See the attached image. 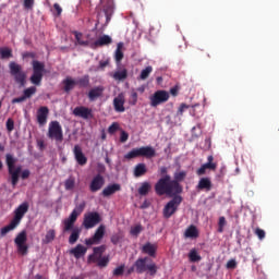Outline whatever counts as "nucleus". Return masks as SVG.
Here are the masks:
<instances>
[{"label": "nucleus", "mask_w": 279, "mask_h": 279, "mask_svg": "<svg viewBox=\"0 0 279 279\" xmlns=\"http://www.w3.org/2000/svg\"><path fill=\"white\" fill-rule=\"evenodd\" d=\"M121 191V185L119 183H113L105 187L101 192L102 197H110V195H114V193Z\"/></svg>", "instance_id": "obj_25"}, {"label": "nucleus", "mask_w": 279, "mask_h": 279, "mask_svg": "<svg viewBox=\"0 0 279 279\" xmlns=\"http://www.w3.org/2000/svg\"><path fill=\"white\" fill-rule=\"evenodd\" d=\"M113 276L116 278H119V276H123V274H125V265L122 264L120 265L119 267H117L114 270H113Z\"/></svg>", "instance_id": "obj_48"}, {"label": "nucleus", "mask_w": 279, "mask_h": 279, "mask_svg": "<svg viewBox=\"0 0 279 279\" xmlns=\"http://www.w3.org/2000/svg\"><path fill=\"white\" fill-rule=\"evenodd\" d=\"M147 173V165L145 163H137L134 167L133 174L134 178H143Z\"/></svg>", "instance_id": "obj_27"}, {"label": "nucleus", "mask_w": 279, "mask_h": 279, "mask_svg": "<svg viewBox=\"0 0 279 279\" xmlns=\"http://www.w3.org/2000/svg\"><path fill=\"white\" fill-rule=\"evenodd\" d=\"M47 119H49V108L40 107L37 110V123L39 125H47Z\"/></svg>", "instance_id": "obj_21"}, {"label": "nucleus", "mask_w": 279, "mask_h": 279, "mask_svg": "<svg viewBox=\"0 0 279 279\" xmlns=\"http://www.w3.org/2000/svg\"><path fill=\"white\" fill-rule=\"evenodd\" d=\"M76 86H78V88H88V86H90V76L85 74L84 76L80 77L76 81Z\"/></svg>", "instance_id": "obj_31"}, {"label": "nucleus", "mask_w": 279, "mask_h": 279, "mask_svg": "<svg viewBox=\"0 0 279 279\" xmlns=\"http://www.w3.org/2000/svg\"><path fill=\"white\" fill-rule=\"evenodd\" d=\"M130 232H131L132 236H138V234L141 232H143V226L142 225H136L135 227L131 228Z\"/></svg>", "instance_id": "obj_49"}, {"label": "nucleus", "mask_w": 279, "mask_h": 279, "mask_svg": "<svg viewBox=\"0 0 279 279\" xmlns=\"http://www.w3.org/2000/svg\"><path fill=\"white\" fill-rule=\"evenodd\" d=\"M189 258L191 260V263H197L199 260H202V256H199V254H197V250L192 248L189 253Z\"/></svg>", "instance_id": "obj_41"}, {"label": "nucleus", "mask_w": 279, "mask_h": 279, "mask_svg": "<svg viewBox=\"0 0 279 279\" xmlns=\"http://www.w3.org/2000/svg\"><path fill=\"white\" fill-rule=\"evenodd\" d=\"M56 241V230L50 229L47 231L45 238L41 240L44 245H49V243H53Z\"/></svg>", "instance_id": "obj_30"}, {"label": "nucleus", "mask_w": 279, "mask_h": 279, "mask_svg": "<svg viewBox=\"0 0 279 279\" xmlns=\"http://www.w3.org/2000/svg\"><path fill=\"white\" fill-rule=\"evenodd\" d=\"M106 90V87L102 85L95 86L94 88L89 89L87 97L89 101H97L100 97H104V92Z\"/></svg>", "instance_id": "obj_19"}, {"label": "nucleus", "mask_w": 279, "mask_h": 279, "mask_svg": "<svg viewBox=\"0 0 279 279\" xmlns=\"http://www.w3.org/2000/svg\"><path fill=\"white\" fill-rule=\"evenodd\" d=\"M73 154L80 167H84L88 162V158L86 157V155H84V151H82V147L80 145L74 146Z\"/></svg>", "instance_id": "obj_18"}, {"label": "nucleus", "mask_w": 279, "mask_h": 279, "mask_svg": "<svg viewBox=\"0 0 279 279\" xmlns=\"http://www.w3.org/2000/svg\"><path fill=\"white\" fill-rule=\"evenodd\" d=\"M104 236H106V226L105 225H100L94 235L89 239L85 240V245L90 246V245H99V243H101V241L104 240Z\"/></svg>", "instance_id": "obj_13"}, {"label": "nucleus", "mask_w": 279, "mask_h": 279, "mask_svg": "<svg viewBox=\"0 0 279 279\" xmlns=\"http://www.w3.org/2000/svg\"><path fill=\"white\" fill-rule=\"evenodd\" d=\"M153 71H154V68H151V65L146 66L144 70H142L140 74V80H147V77L151 75Z\"/></svg>", "instance_id": "obj_43"}, {"label": "nucleus", "mask_w": 279, "mask_h": 279, "mask_svg": "<svg viewBox=\"0 0 279 279\" xmlns=\"http://www.w3.org/2000/svg\"><path fill=\"white\" fill-rule=\"evenodd\" d=\"M113 11H114V8L112 7V3H109L107 7L104 8L106 23H110Z\"/></svg>", "instance_id": "obj_37"}, {"label": "nucleus", "mask_w": 279, "mask_h": 279, "mask_svg": "<svg viewBox=\"0 0 279 279\" xmlns=\"http://www.w3.org/2000/svg\"><path fill=\"white\" fill-rule=\"evenodd\" d=\"M156 157V149L151 146H142L133 148L124 155L125 160H134V158H147V160Z\"/></svg>", "instance_id": "obj_3"}, {"label": "nucleus", "mask_w": 279, "mask_h": 279, "mask_svg": "<svg viewBox=\"0 0 279 279\" xmlns=\"http://www.w3.org/2000/svg\"><path fill=\"white\" fill-rule=\"evenodd\" d=\"M82 233V230L80 228L72 229V233L69 238L70 245H75L77 241L80 240V234Z\"/></svg>", "instance_id": "obj_32"}, {"label": "nucleus", "mask_w": 279, "mask_h": 279, "mask_svg": "<svg viewBox=\"0 0 279 279\" xmlns=\"http://www.w3.org/2000/svg\"><path fill=\"white\" fill-rule=\"evenodd\" d=\"M130 106H136L138 104V93L136 90H132L129 98Z\"/></svg>", "instance_id": "obj_44"}, {"label": "nucleus", "mask_w": 279, "mask_h": 279, "mask_svg": "<svg viewBox=\"0 0 279 279\" xmlns=\"http://www.w3.org/2000/svg\"><path fill=\"white\" fill-rule=\"evenodd\" d=\"M17 226L19 225L16 222L11 220V222L8 226L0 229V236H5L8 232H12V230H15Z\"/></svg>", "instance_id": "obj_33"}, {"label": "nucleus", "mask_w": 279, "mask_h": 279, "mask_svg": "<svg viewBox=\"0 0 279 279\" xmlns=\"http://www.w3.org/2000/svg\"><path fill=\"white\" fill-rule=\"evenodd\" d=\"M53 8H54V10L57 12V16H60L62 14V7H60L59 3H54Z\"/></svg>", "instance_id": "obj_62"}, {"label": "nucleus", "mask_w": 279, "mask_h": 279, "mask_svg": "<svg viewBox=\"0 0 279 279\" xmlns=\"http://www.w3.org/2000/svg\"><path fill=\"white\" fill-rule=\"evenodd\" d=\"M25 99H26L25 96L13 98L12 104H23V101H25Z\"/></svg>", "instance_id": "obj_63"}, {"label": "nucleus", "mask_w": 279, "mask_h": 279, "mask_svg": "<svg viewBox=\"0 0 279 279\" xmlns=\"http://www.w3.org/2000/svg\"><path fill=\"white\" fill-rule=\"evenodd\" d=\"M113 108L116 112H125V96L123 94H119L113 99Z\"/></svg>", "instance_id": "obj_22"}, {"label": "nucleus", "mask_w": 279, "mask_h": 279, "mask_svg": "<svg viewBox=\"0 0 279 279\" xmlns=\"http://www.w3.org/2000/svg\"><path fill=\"white\" fill-rule=\"evenodd\" d=\"M29 175H31V172L27 169L23 170L22 173H21L22 180H27V178H29Z\"/></svg>", "instance_id": "obj_64"}, {"label": "nucleus", "mask_w": 279, "mask_h": 279, "mask_svg": "<svg viewBox=\"0 0 279 279\" xmlns=\"http://www.w3.org/2000/svg\"><path fill=\"white\" fill-rule=\"evenodd\" d=\"M109 264H110V255H106V256L99 257L97 267H99L100 269H104V267H106Z\"/></svg>", "instance_id": "obj_40"}, {"label": "nucleus", "mask_w": 279, "mask_h": 279, "mask_svg": "<svg viewBox=\"0 0 279 279\" xmlns=\"http://www.w3.org/2000/svg\"><path fill=\"white\" fill-rule=\"evenodd\" d=\"M107 246L106 244H102L100 246H95L93 248V252L98 255V258H101L104 256V253L106 252Z\"/></svg>", "instance_id": "obj_47"}, {"label": "nucleus", "mask_w": 279, "mask_h": 279, "mask_svg": "<svg viewBox=\"0 0 279 279\" xmlns=\"http://www.w3.org/2000/svg\"><path fill=\"white\" fill-rule=\"evenodd\" d=\"M86 252H88V248L82 244H77L74 248L70 250V254H72L74 258H82V256H86Z\"/></svg>", "instance_id": "obj_26"}, {"label": "nucleus", "mask_w": 279, "mask_h": 279, "mask_svg": "<svg viewBox=\"0 0 279 279\" xmlns=\"http://www.w3.org/2000/svg\"><path fill=\"white\" fill-rule=\"evenodd\" d=\"M74 36L77 45H80L81 47H88L89 43L88 40L82 39V36H83L82 33L74 32Z\"/></svg>", "instance_id": "obj_39"}, {"label": "nucleus", "mask_w": 279, "mask_h": 279, "mask_svg": "<svg viewBox=\"0 0 279 279\" xmlns=\"http://www.w3.org/2000/svg\"><path fill=\"white\" fill-rule=\"evenodd\" d=\"M119 130V123L113 122L109 128H108V132L109 134H114L117 133Z\"/></svg>", "instance_id": "obj_54"}, {"label": "nucleus", "mask_w": 279, "mask_h": 279, "mask_svg": "<svg viewBox=\"0 0 279 279\" xmlns=\"http://www.w3.org/2000/svg\"><path fill=\"white\" fill-rule=\"evenodd\" d=\"M255 234H256V236H258L259 241H263V239H265V230H263L260 228H257L255 230Z\"/></svg>", "instance_id": "obj_57"}, {"label": "nucleus", "mask_w": 279, "mask_h": 279, "mask_svg": "<svg viewBox=\"0 0 279 279\" xmlns=\"http://www.w3.org/2000/svg\"><path fill=\"white\" fill-rule=\"evenodd\" d=\"M10 75L13 76L15 84L20 86V88L25 87L27 84V73L23 71V66L14 61L9 63Z\"/></svg>", "instance_id": "obj_5"}, {"label": "nucleus", "mask_w": 279, "mask_h": 279, "mask_svg": "<svg viewBox=\"0 0 279 279\" xmlns=\"http://www.w3.org/2000/svg\"><path fill=\"white\" fill-rule=\"evenodd\" d=\"M47 136L50 141H56L57 143H62L64 141V134L60 122L51 121L49 123Z\"/></svg>", "instance_id": "obj_7"}, {"label": "nucleus", "mask_w": 279, "mask_h": 279, "mask_svg": "<svg viewBox=\"0 0 279 279\" xmlns=\"http://www.w3.org/2000/svg\"><path fill=\"white\" fill-rule=\"evenodd\" d=\"M158 250V245L151 244V242H147L142 246V253L147 254L150 258H156V252Z\"/></svg>", "instance_id": "obj_24"}, {"label": "nucleus", "mask_w": 279, "mask_h": 279, "mask_svg": "<svg viewBox=\"0 0 279 279\" xmlns=\"http://www.w3.org/2000/svg\"><path fill=\"white\" fill-rule=\"evenodd\" d=\"M169 97H170L169 92L165 89H159L155 92L149 97L151 108H158V106H161V104H167V101H169Z\"/></svg>", "instance_id": "obj_10"}, {"label": "nucleus", "mask_w": 279, "mask_h": 279, "mask_svg": "<svg viewBox=\"0 0 279 279\" xmlns=\"http://www.w3.org/2000/svg\"><path fill=\"white\" fill-rule=\"evenodd\" d=\"M23 94H24L23 96L25 97V99L32 98L33 95H36V86H31V87L24 89Z\"/></svg>", "instance_id": "obj_46"}, {"label": "nucleus", "mask_w": 279, "mask_h": 279, "mask_svg": "<svg viewBox=\"0 0 279 279\" xmlns=\"http://www.w3.org/2000/svg\"><path fill=\"white\" fill-rule=\"evenodd\" d=\"M7 131L10 132H14V120L12 118H9L7 120Z\"/></svg>", "instance_id": "obj_51"}, {"label": "nucleus", "mask_w": 279, "mask_h": 279, "mask_svg": "<svg viewBox=\"0 0 279 279\" xmlns=\"http://www.w3.org/2000/svg\"><path fill=\"white\" fill-rule=\"evenodd\" d=\"M155 193L159 196L169 195V197H173L182 193V185L173 181L171 175L166 174L155 184Z\"/></svg>", "instance_id": "obj_1"}, {"label": "nucleus", "mask_w": 279, "mask_h": 279, "mask_svg": "<svg viewBox=\"0 0 279 279\" xmlns=\"http://www.w3.org/2000/svg\"><path fill=\"white\" fill-rule=\"evenodd\" d=\"M113 80H116L117 82H123V80H128V70L123 69L121 71H116L112 74Z\"/></svg>", "instance_id": "obj_34"}, {"label": "nucleus", "mask_w": 279, "mask_h": 279, "mask_svg": "<svg viewBox=\"0 0 279 279\" xmlns=\"http://www.w3.org/2000/svg\"><path fill=\"white\" fill-rule=\"evenodd\" d=\"M24 8L26 10H32L34 8V0H24Z\"/></svg>", "instance_id": "obj_59"}, {"label": "nucleus", "mask_w": 279, "mask_h": 279, "mask_svg": "<svg viewBox=\"0 0 279 279\" xmlns=\"http://www.w3.org/2000/svg\"><path fill=\"white\" fill-rule=\"evenodd\" d=\"M206 169H209V171H217V162H215V157L213 155L207 157V162L196 170V174L206 175Z\"/></svg>", "instance_id": "obj_14"}, {"label": "nucleus", "mask_w": 279, "mask_h": 279, "mask_svg": "<svg viewBox=\"0 0 279 279\" xmlns=\"http://www.w3.org/2000/svg\"><path fill=\"white\" fill-rule=\"evenodd\" d=\"M99 262V256L93 252V254L88 255L87 257V263H98Z\"/></svg>", "instance_id": "obj_52"}, {"label": "nucleus", "mask_w": 279, "mask_h": 279, "mask_svg": "<svg viewBox=\"0 0 279 279\" xmlns=\"http://www.w3.org/2000/svg\"><path fill=\"white\" fill-rule=\"evenodd\" d=\"M107 45H112V37L104 35L99 37L95 43L94 47H106Z\"/></svg>", "instance_id": "obj_28"}, {"label": "nucleus", "mask_w": 279, "mask_h": 279, "mask_svg": "<svg viewBox=\"0 0 279 279\" xmlns=\"http://www.w3.org/2000/svg\"><path fill=\"white\" fill-rule=\"evenodd\" d=\"M33 65V74L31 76V82L34 84V86H40L43 83V75L45 73V63L34 60L32 62Z\"/></svg>", "instance_id": "obj_9"}, {"label": "nucleus", "mask_w": 279, "mask_h": 279, "mask_svg": "<svg viewBox=\"0 0 279 279\" xmlns=\"http://www.w3.org/2000/svg\"><path fill=\"white\" fill-rule=\"evenodd\" d=\"M133 271H136V274H145V271H147L149 276L154 277L158 274V265L149 257H140L135 260L134 265L129 268L128 274H133Z\"/></svg>", "instance_id": "obj_2"}, {"label": "nucleus", "mask_w": 279, "mask_h": 279, "mask_svg": "<svg viewBox=\"0 0 279 279\" xmlns=\"http://www.w3.org/2000/svg\"><path fill=\"white\" fill-rule=\"evenodd\" d=\"M0 58L1 60H8V58H12V49L0 48Z\"/></svg>", "instance_id": "obj_42"}, {"label": "nucleus", "mask_w": 279, "mask_h": 279, "mask_svg": "<svg viewBox=\"0 0 279 279\" xmlns=\"http://www.w3.org/2000/svg\"><path fill=\"white\" fill-rule=\"evenodd\" d=\"M97 223H101V216L97 211H90L84 215L83 219V228L85 230H90L92 228H95Z\"/></svg>", "instance_id": "obj_12"}, {"label": "nucleus", "mask_w": 279, "mask_h": 279, "mask_svg": "<svg viewBox=\"0 0 279 279\" xmlns=\"http://www.w3.org/2000/svg\"><path fill=\"white\" fill-rule=\"evenodd\" d=\"M184 180H186V171L182 170L174 172V180H172V182L180 184V182H184Z\"/></svg>", "instance_id": "obj_38"}, {"label": "nucleus", "mask_w": 279, "mask_h": 279, "mask_svg": "<svg viewBox=\"0 0 279 279\" xmlns=\"http://www.w3.org/2000/svg\"><path fill=\"white\" fill-rule=\"evenodd\" d=\"M29 210V203L24 202L22 203L14 211V218L12 219L14 222L17 223V226L21 223V220L23 217H25V214Z\"/></svg>", "instance_id": "obj_16"}, {"label": "nucleus", "mask_w": 279, "mask_h": 279, "mask_svg": "<svg viewBox=\"0 0 279 279\" xmlns=\"http://www.w3.org/2000/svg\"><path fill=\"white\" fill-rule=\"evenodd\" d=\"M196 189L197 191H213V181L208 177L201 178Z\"/></svg>", "instance_id": "obj_23"}, {"label": "nucleus", "mask_w": 279, "mask_h": 279, "mask_svg": "<svg viewBox=\"0 0 279 279\" xmlns=\"http://www.w3.org/2000/svg\"><path fill=\"white\" fill-rule=\"evenodd\" d=\"M123 43H119L117 45V49H116V53H114V58H116V62L119 64V62H121V60H123Z\"/></svg>", "instance_id": "obj_35"}, {"label": "nucleus", "mask_w": 279, "mask_h": 279, "mask_svg": "<svg viewBox=\"0 0 279 279\" xmlns=\"http://www.w3.org/2000/svg\"><path fill=\"white\" fill-rule=\"evenodd\" d=\"M151 190V184L149 182H144L142 185L138 187L137 192L140 195L145 197V195H148L149 191Z\"/></svg>", "instance_id": "obj_36"}, {"label": "nucleus", "mask_w": 279, "mask_h": 279, "mask_svg": "<svg viewBox=\"0 0 279 279\" xmlns=\"http://www.w3.org/2000/svg\"><path fill=\"white\" fill-rule=\"evenodd\" d=\"M128 138H130V134H128L125 131H121L120 143H128Z\"/></svg>", "instance_id": "obj_56"}, {"label": "nucleus", "mask_w": 279, "mask_h": 279, "mask_svg": "<svg viewBox=\"0 0 279 279\" xmlns=\"http://www.w3.org/2000/svg\"><path fill=\"white\" fill-rule=\"evenodd\" d=\"M185 110H189V105L181 104L178 111H177L178 117H182V114H184Z\"/></svg>", "instance_id": "obj_53"}, {"label": "nucleus", "mask_w": 279, "mask_h": 279, "mask_svg": "<svg viewBox=\"0 0 279 279\" xmlns=\"http://www.w3.org/2000/svg\"><path fill=\"white\" fill-rule=\"evenodd\" d=\"M226 227V217L221 216L219 218V222H218V232H223V228Z\"/></svg>", "instance_id": "obj_50"}, {"label": "nucleus", "mask_w": 279, "mask_h": 279, "mask_svg": "<svg viewBox=\"0 0 279 279\" xmlns=\"http://www.w3.org/2000/svg\"><path fill=\"white\" fill-rule=\"evenodd\" d=\"M62 90L66 93V95L71 94V90L77 86V81H75L71 76H66L62 82Z\"/></svg>", "instance_id": "obj_20"}, {"label": "nucleus", "mask_w": 279, "mask_h": 279, "mask_svg": "<svg viewBox=\"0 0 279 279\" xmlns=\"http://www.w3.org/2000/svg\"><path fill=\"white\" fill-rule=\"evenodd\" d=\"M17 159L12 154L5 155V165L8 167V172L11 178L12 186H16L19 184V178H21V166L14 167L16 165Z\"/></svg>", "instance_id": "obj_4"}, {"label": "nucleus", "mask_w": 279, "mask_h": 279, "mask_svg": "<svg viewBox=\"0 0 279 279\" xmlns=\"http://www.w3.org/2000/svg\"><path fill=\"white\" fill-rule=\"evenodd\" d=\"M185 239H197L199 236V231L197 230V227L194 225L190 226L185 232H184Z\"/></svg>", "instance_id": "obj_29"}, {"label": "nucleus", "mask_w": 279, "mask_h": 279, "mask_svg": "<svg viewBox=\"0 0 279 279\" xmlns=\"http://www.w3.org/2000/svg\"><path fill=\"white\" fill-rule=\"evenodd\" d=\"M227 269H236V260L234 259H230L228 263H227Z\"/></svg>", "instance_id": "obj_60"}, {"label": "nucleus", "mask_w": 279, "mask_h": 279, "mask_svg": "<svg viewBox=\"0 0 279 279\" xmlns=\"http://www.w3.org/2000/svg\"><path fill=\"white\" fill-rule=\"evenodd\" d=\"M110 241L113 245H119V241H121V235L119 233L112 234Z\"/></svg>", "instance_id": "obj_55"}, {"label": "nucleus", "mask_w": 279, "mask_h": 279, "mask_svg": "<svg viewBox=\"0 0 279 279\" xmlns=\"http://www.w3.org/2000/svg\"><path fill=\"white\" fill-rule=\"evenodd\" d=\"M105 184H106V179L104 178V175L99 173L96 174L89 183L90 193H97L98 191H101Z\"/></svg>", "instance_id": "obj_15"}, {"label": "nucleus", "mask_w": 279, "mask_h": 279, "mask_svg": "<svg viewBox=\"0 0 279 279\" xmlns=\"http://www.w3.org/2000/svg\"><path fill=\"white\" fill-rule=\"evenodd\" d=\"M74 117H80L81 119H93V109L85 107V106H80L74 108L73 110Z\"/></svg>", "instance_id": "obj_17"}, {"label": "nucleus", "mask_w": 279, "mask_h": 279, "mask_svg": "<svg viewBox=\"0 0 279 279\" xmlns=\"http://www.w3.org/2000/svg\"><path fill=\"white\" fill-rule=\"evenodd\" d=\"M108 64H110V60L100 61L98 69H100V71H104V69L108 66Z\"/></svg>", "instance_id": "obj_61"}, {"label": "nucleus", "mask_w": 279, "mask_h": 279, "mask_svg": "<svg viewBox=\"0 0 279 279\" xmlns=\"http://www.w3.org/2000/svg\"><path fill=\"white\" fill-rule=\"evenodd\" d=\"M84 208H86V203H81L73 209L69 218L63 220V232H71V230H74L73 227L75 226V221H77V216L81 213H84Z\"/></svg>", "instance_id": "obj_6"}, {"label": "nucleus", "mask_w": 279, "mask_h": 279, "mask_svg": "<svg viewBox=\"0 0 279 279\" xmlns=\"http://www.w3.org/2000/svg\"><path fill=\"white\" fill-rule=\"evenodd\" d=\"M180 93V86L175 85L172 88H170V95H172V97H178V94Z\"/></svg>", "instance_id": "obj_58"}, {"label": "nucleus", "mask_w": 279, "mask_h": 279, "mask_svg": "<svg viewBox=\"0 0 279 279\" xmlns=\"http://www.w3.org/2000/svg\"><path fill=\"white\" fill-rule=\"evenodd\" d=\"M14 243L17 247L19 254H22V256H27V252L29 250V246H27V231L22 230L14 239Z\"/></svg>", "instance_id": "obj_11"}, {"label": "nucleus", "mask_w": 279, "mask_h": 279, "mask_svg": "<svg viewBox=\"0 0 279 279\" xmlns=\"http://www.w3.org/2000/svg\"><path fill=\"white\" fill-rule=\"evenodd\" d=\"M180 204H182V196L177 194L163 207L162 213H163L165 219H170V217H173V215H175V213H178V208H180Z\"/></svg>", "instance_id": "obj_8"}, {"label": "nucleus", "mask_w": 279, "mask_h": 279, "mask_svg": "<svg viewBox=\"0 0 279 279\" xmlns=\"http://www.w3.org/2000/svg\"><path fill=\"white\" fill-rule=\"evenodd\" d=\"M64 187L65 191H73V189H75V179L70 177L68 180H65Z\"/></svg>", "instance_id": "obj_45"}]
</instances>
